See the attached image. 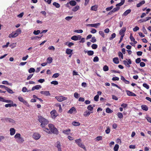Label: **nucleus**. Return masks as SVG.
Returning <instances> with one entry per match:
<instances>
[{"instance_id": "2f4dec72", "label": "nucleus", "mask_w": 151, "mask_h": 151, "mask_svg": "<svg viewBox=\"0 0 151 151\" xmlns=\"http://www.w3.org/2000/svg\"><path fill=\"white\" fill-rule=\"evenodd\" d=\"M53 5L57 8H59L60 7V5L59 4L56 2H53Z\"/></svg>"}, {"instance_id": "f704fd0d", "label": "nucleus", "mask_w": 151, "mask_h": 151, "mask_svg": "<svg viewBox=\"0 0 151 151\" xmlns=\"http://www.w3.org/2000/svg\"><path fill=\"white\" fill-rule=\"evenodd\" d=\"M91 9L92 10L96 11L97 9V6L96 5L92 6L91 7Z\"/></svg>"}, {"instance_id": "ea45409f", "label": "nucleus", "mask_w": 151, "mask_h": 151, "mask_svg": "<svg viewBox=\"0 0 151 151\" xmlns=\"http://www.w3.org/2000/svg\"><path fill=\"white\" fill-rule=\"evenodd\" d=\"M91 113V112L88 111H86L84 112V115L85 116H88Z\"/></svg>"}, {"instance_id": "8fccbe9b", "label": "nucleus", "mask_w": 151, "mask_h": 151, "mask_svg": "<svg viewBox=\"0 0 151 151\" xmlns=\"http://www.w3.org/2000/svg\"><path fill=\"white\" fill-rule=\"evenodd\" d=\"M87 109L89 110H90V111H93V107L91 105H89L87 107Z\"/></svg>"}, {"instance_id": "1a4fd4ad", "label": "nucleus", "mask_w": 151, "mask_h": 151, "mask_svg": "<svg viewBox=\"0 0 151 151\" xmlns=\"http://www.w3.org/2000/svg\"><path fill=\"white\" fill-rule=\"evenodd\" d=\"M18 35V34L15 32H12V33L9 34V37L10 38H14Z\"/></svg>"}, {"instance_id": "39448f33", "label": "nucleus", "mask_w": 151, "mask_h": 151, "mask_svg": "<svg viewBox=\"0 0 151 151\" xmlns=\"http://www.w3.org/2000/svg\"><path fill=\"white\" fill-rule=\"evenodd\" d=\"M55 98L58 101L60 102L66 100L67 99V97L63 96H56Z\"/></svg>"}, {"instance_id": "69168bd1", "label": "nucleus", "mask_w": 151, "mask_h": 151, "mask_svg": "<svg viewBox=\"0 0 151 151\" xmlns=\"http://www.w3.org/2000/svg\"><path fill=\"white\" fill-rule=\"evenodd\" d=\"M52 84H54V85H57L58 84V82L57 81H54L51 82Z\"/></svg>"}, {"instance_id": "f257e3e1", "label": "nucleus", "mask_w": 151, "mask_h": 151, "mask_svg": "<svg viewBox=\"0 0 151 151\" xmlns=\"http://www.w3.org/2000/svg\"><path fill=\"white\" fill-rule=\"evenodd\" d=\"M48 127L49 128V129L46 128H44L43 130L49 134L53 133L56 134H58V130L53 124H48Z\"/></svg>"}, {"instance_id": "a18cd8bd", "label": "nucleus", "mask_w": 151, "mask_h": 151, "mask_svg": "<svg viewBox=\"0 0 151 151\" xmlns=\"http://www.w3.org/2000/svg\"><path fill=\"white\" fill-rule=\"evenodd\" d=\"M107 129L105 130V132L107 134H109L110 132V129L109 127H107Z\"/></svg>"}, {"instance_id": "5fc2aeb1", "label": "nucleus", "mask_w": 151, "mask_h": 151, "mask_svg": "<svg viewBox=\"0 0 151 151\" xmlns=\"http://www.w3.org/2000/svg\"><path fill=\"white\" fill-rule=\"evenodd\" d=\"M99 34L101 35L102 37H105V35L103 31H100L99 32Z\"/></svg>"}, {"instance_id": "4d7b16f0", "label": "nucleus", "mask_w": 151, "mask_h": 151, "mask_svg": "<svg viewBox=\"0 0 151 151\" xmlns=\"http://www.w3.org/2000/svg\"><path fill=\"white\" fill-rule=\"evenodd\" d=\"M130 38L132 41L133 42L134 41V38L133 37L132 34V33H130Z\"/></svg>"}, {"instance_id": "c85d7f7f", "label": "nucleus", "mask_w": 151, "mask_h": 151, "mask_svg": "<svg viewBox=\"0 0 151 151\" xmlns=\"http://www.w3.org/2000/svg\"><path fill=\"white\" fill-rule=\"evenodd\" d=\"M6 90L7 91L10 93L12 94L14 93V92L12 89H10L8 87H7Z\"/></svg>"}, {"instance_id": "4be33fe9", "label": "nucleus", "mask_w": 151, "mask_h": 151, "mask_svg": "<svg viewBox=\"0 0 151 151\" xmlns=\"http://www.w3.org/2000/svg\"><path fill=\"white\" fill-rule=\"evenodd\" d=\"M70 131V129H68L66 130H63V133L65 134L68 135L69 134V133Z\"/></svg>"}, {"instance_id": "c9c22d12", "label": "nucleus", "mask_w": 151, "mask_h": 151, "mask_svg": "<svg viewBox=\"0 0 151 151\" xmlns=\"http://www.w3.org/2000/svg\"><path fill=\"white\" fill-rule=\"evenodd\" d=\"M119 148V145L118 144H116L114 148V151H118Z\"/></svg>"}, {"instance_id": "ddd939ff", "label": "nucleus", "mask_w": 151, "mask_h": 151, "mask_svg": "<svg viewBox=\"0 0 151 151\" xmlns=\"http://www.w3.org/2000/svg\"><path fill=\"white\" fill-rule=\"evenodd\" d=\"M42 88L41 86L40 85H37L35 86H33L32 89V91H34L35 89L38 90Z\"/></svg>"}, {"instance_id": "a211bd4d", "label": "nucleus", "mask_w": 151, "mask_h": 151, "mask_svg": "<svg viewBox=\"0 0 151 151\" xmlns=\"http://www.w3.org/2000/svg\"><path fill=\"white\" fill-rule=\"evenodd\" d=\"M125 2V0H121V2L117 4H116V7H119L121 6L122 5H123Z\"/></svg>"}, {"instance_id": "5701e85b", "label": "nucleus", "mask_w": 151, "mask_h": 151, "mask_svg": "<svg viewBox=\"0 0 151 151\" xmlns=\"http://www.w3.org/2000/svg\"><path fill=\"white\" fill-rule=\"evenodd\" d=\"M113 61L115 63L118 64L119 63V58L117 57H115L113 59Z\"/></svg>"}, {"instance_id": "f3484780", "label": "nucleus", "mask_w": 151, "mask_h": 151, "mask_svg": "<svg viewBox=\"0 0 151 151\" xmlns=\"http://www.w3.org/2000/svg\"><path fill=\"white\" fill-rule=\"evenodd\" d=\"M10 134L11 135H14L16 131L14 128H11L10 129Z\"/></svg>"}, {"instance_id": "052dcab7", "label": "nucleus", "mask_w": 151, "mask_h": 151, "mask_svg": "<svg viewBox=\"0 0 151 151\" xmlns=\"http://www.w3.org/2000/svg\"><path fill=\"white\" fill-rule=\"evenodd\" d=\"M97 47V45L96 44H93L91 46V47H92V49H96Z\"/></svg>"}, {"instance_id": "0eeeda50", "label": "nucleus", "mask_w": 151, "mask_h": 151, "mask_svg": "<svg viewBox=\"0 0 151 151\" xmlns=\"http://www.w3.org/2000/svg\"><path fill=\"white\" fill-rule=\"evenodd\" d=\"M81 36L80 35L78 36L73 35L71 37V39L72 40L77 41L80 40L81 39Z\"/></svg>"}, {"instance_id": "6e6d98bb", "label": "nucleus", "mask_w": 151, "mask_h": 151, "mask_svg": "<svg viewBox=\"0 0 151 151\" xmlns=\"http://www.w3.org/2000/svg\"><path fill=\"white\" fill-rule=\"evenodd\" d=\"M96 141H99V140H102V137L101 136H98L96 137Z\"/></svg>"}, {"instance_id": "bb28decb", "label": "nucleus", "mask_w": 151, "mask_h": 151, "mask_svg": "<svg viewBox=\"0 0 151 151\" xmlns=\"http://www.w3.org/2000/svg\"><path fill=\"white\" fill-rule=\"evenodd\" d=\"M70 5L72 6H75L76 5V3L75 1H71L69 2Z\"/></svg>"}, {"instance_id": "a19ab883", "label": "nucleus", "mask_w": 151, "mask_h": 151, "mask_svg": "<svg viewBox=\"0 0 151 151\" xmlns=\"http://www.w3.org/2000/svg\"><path fill=\"white\" fill-rule=\"evenodd\" d=\"M118 55L119 57V58H121L122 59H123V55L122 53L120 51L119 52H118Z\"/></svg>"}, {"instance_id": "4468645a", "label": "nucleus", "mask_w": 151, "mask_h": 151, "mask_svg": "<svg viewBox=\"0 0 151 151\" xmlns=\"http://www.w3.org/2000/svg\"><path fill=\"white\" fill-rule=\"evenodd\" d=\"M40 93L41 94H44L46 96H50V95L49 91H40Z\"/></svg>"}, {"instance_id": "bf43d9fd", "label": "nucleus", "mask_w": 151, "mask_h": 151, "mask_svg": "<svg viewBox=\"0 0 151 151\" xmlns=\"http://www.w3.org/2000/svg\"><path fill=\"white\" fill-rule=\"evenodd\" d=\"M79 147H80L83 148L85 150V151L86 150V147H85V145L83 144L82 143H81V145H79Z\"/></svg>"}, {"instance_id": "13d9d810", "label": "nucleus", "mask_w": 151, "mask_h": 151, "mask_svg": "<svg viewBox=\"0 0 151 151\" xmlns=\"http://www.w3.org/2000/svg\"><path fill=\"white\" fill-rule=\"evenodd\" d=\"M79 147H80L83 148L85 150V151L86 150V147H85V145L83 144L82 143H81V145H79Z\"/></svg>"}, {"instance_id": "864d4df0", "label": "nucleus", "mask_w": 151, "mask_h": 151, "mask_svg": "<svg viewBox=\"0 0 151 151\" xmlns=\"http://www.w3.org/2000/svg\"><path fill=\"white\" fill-rule=\"evenodd\" d=\"M80 95L78 94L77 92H75L74 93V96L76 99H78Z\"/></svg>"}, {"instance_id": "774afa93", "label": "nucleus", "mask_w": 151, "mask_h": 151, "mask_svg": "<svg viewBox=\"0 0 151 151\" xmlns=\"http://www.w3.org/2000/svg\"><path fill=\"white\" fill-rule=\"evenodd\" d=\"M139 28L138 27L136 26L133 29V31L134 32H136L137 30H139Z\"/></svg>"}, {"instance_id": "6ab92c4d", "label": "nucleus", "mask_w": 151, "mask_h": 151, "mask_svg": "<svg viewBox=\"0 0 151 151\" xmlns=\"http://www.w3.org/2000/svg\"><path fill=\"white\" fill-rule=\"evenodd\" d=\"M73 51V50L67 48L66 50V53L68 55H70L71 54H72V52Z\"/></svg>"}, {"instance_id": "6e6552de", "label": "nucleus", "mask_w": 151, "mask_h": 151, "mask_svg": "<svg viewBox=\"0 0 151 151\" xmlns=\"http://www.w3.org/2000/svg\"><path fill=\"white\" fill-rule=\"evenodd\" d=\"M126 30V28L125 27H123L119 31V34L121 36H124V33L125 32Z\"/></svg>"}, {"instance_id": "c756f323", "label": "nucleus", "mask_w": 151, "mask_h": 151, "mask_svg": "<svg viewBox=\"0 0 151 151\" xmlns=\"http://www.w3.org/2000/svg\"><path fill=\"white\" fill-rule=\"evenodd\" d=\"M100 23H97L96 24H92V27H95L96 28H97L98 26L100 25Z\"/></svg>"}, {"instance_id": "f03ea898", "label": "nucleus", "mask_w": 151, "mask_h": 151, "mask_svg": "<svg viewBox=\"0 0 151 151\" xmlns=\"http://www.w3.org/2000/svg\"><path fill=\"white\" fill-rule=\"evenodd\" d=\"M38 117L39 121L41 123L40 126L42 127H44L48 124L49 122L46 119L41 116H38Z\"/></svg>"}, {"instance_id": "b1692460", "label": "nucleus", "mask_w": 151, "mask_h": 151, "mask_svg": "<svg viewBox=\"0 0 151 151\" xmlns=\"http://www.w3.org/2000/svg\"><path fill=\"white\" fill-rule=\"evenodd\" d=\"M141 108L142 110L145 111H147L148 109L147 106L145 105H142Z\"/></svg>"}, {"instance_id": "412c9836", "label": "nucleus", "mask_w": 151, "mask_h": 151, "mask_svg": "<svg viewBox=\"0 0 151 151\" xmlns=\"http://www.w3.org/2000/svg\"><path fill=\"white\" fill-rule=\"evenodd\" d=\"M81 141L82 140L81 139H79L75 140V142L78 145V146H79L82 143H81Z\"/></svg>"}, {"instance_id": "393cba45", "label": "nucleus", "mask_w": 151, "mask_h": 151, "mask_svg": "<svg viewBox=\"0 0 151 151\" xmlns=\"http://www.w3.org/2000/svg\"><path fill=\"white\" fill-rule=\"evenodd\" d=\"M74 111H76V109L74 107H72L68 111V112L70 114H72L73 113Z\"/></svg>"}, {"instance_id": "680f3d73", "label": "nucleus", "mask_w": 151, "mask_h": 151, "mask_svg": "<svg viewBox=\"0 0 151 151\" xmlns=\"http://www.w3.org/2000/svg\"><path fill=\"white\" fill-rule=\"evenodd\" d=\"M59 76V74L58 73H55L53 74L52 76V77L57 78Z\"/></svg>"}, {"instance_id": "603ef678", "label": "nucleus", "mask_w": 151, "mask_h": 151, "mask_svg": "<svg viewBox=\"0 0 151 151\" xmlns=\"http://www.w3.org/2000/svg\"><path fill=\"white\" fill-rule=\"evenodd\" d=\"M74 32L78 33H82L83 32V30L82 29H76L74 30Z\"/></svg>"}, {"instance_id": "58836bf2", "label": "nucleus", "mask_w": 151, "mask_h": 151, "mask_svg": "<svg viewBox=\"0 0 151 151\" xmlns=\"http://www.w3.org/2000/svg\"><path fill=\"white\" fill-rule=\"evenodd\" d=\"M47 63L50 64L52 62V59L51 57H49L47 58Z\"/></svg>"}, {"instance_id": "7c9ffc66", "label": "nucleus", "mask_w": 151, "mask_h": 151, "mask_svg": "<svg viewBox=\"0 0 151 151\" xmlns=\"http://www.w3.org/2000/svg\"><path fill=\"white\" fill-rule=\"evenodd\" d=\"M87 54L89 56L92 55L94 54V52L92 50H89L87 52Z\"/></svg>"}, {"instance_id": "338daca9", "label": "nucleus", "mask_w": 151, "mask_h": 151, "mask_svg": "<svg viewBox=\"0 0 151 151\" xmlns=\"http://www.w3.org/2000/svg\"><path fill=\"white\" fill-rule=\"evenodd\" d=\"M74 45V43L72 42H69L68 43L67 45L69 47H70Z\"/></svg>"}, {"instance_id": "de8ad7c7", "label": "nucleus", "mask_w": 151, "mask_h": 151, "mask_svg": "<svg viewBox=\"0 0 151 151\" xmlns=\"http://www.w3.org/2000/svg\"><path fill=\"white\" fill-rule=\"evenodd\" d=\"M40 30H37V31L34 30L33 32V34L35 35H38L40 33Z\"/></svg>"}, {"instance_id": "72a5a7b5", "label": "nucleus", "mask_w": 151, "mask_h": 151, "mask_svg": "<svg viewBox=\"0 0 151 151\" xmlns=\"http://www.w3.org/2000/svg\"><path fill=\"white\" fill-rule=\"evenodd\" d=\"M106 113H111L113 112V111L109 108H107L106 109Z\"/></svg>"}, {"instance_id": "09e8293b", "label": "nucleus", "mask_w": 151, "mask_h": 151, "mask_svg": "<svg viewBox=\"0 0 151 151\" xmlns=\"http://www.w3.org/2000/svg\"><path fill=\"white\" fill-rule=\"evenodd\" d=\"M99 59L98 57L97 56H96L95 57H94L93 59V61L94 62H97L99 61Z\"/></svg>"}, {"instance_id": "a878e982", "label": "nucleus", "mask_w": 151, "mask_h": 151, "mask_svg": "<svg viewBox=\"0 0 151 151\" xmlns=\"http://www.w3.org/2000/svg\"><path fill=\"white\" fill-rule=\"evenodd\" d=\"M72 124L74 126H79L80 123L78 122L74 121L72 122Z\"/></svg>"}, {"instance_id": "3c124183", "label": "nucleus", "mask_w": 151, "mask_h": 151, "mask_svg": "<svg viewBox=\"0 0 151 151\" xmlns=\"http://www.w3.org/2000/svg\"><path fill=\"white\" fill-rule=\"evenodd\" d=\"M143 86L147 89H148L149 88V86L146 83H143Z\"/></svg>"}, {"instance_id": "dca6fc26", "label": "nucleus", "mask_w": 151, "mask_h": 151, "mask_svg": "<svg viewBox=\"0 0 151 151\" xmlns=\"http://www.w3.org/2000/svg\"><path fill=\"white\" fill-rule=\"evenodd\" d=\"M145 3V1L144 0L142 1L137 4L136 5V6L137 7H139L141 6L142 5L144 4Z\"/></svg>"}, {"instance_id": "20e7f679", "label": "nucleus", "mask_w": 151, "mask_h": 151, "mask_svg": "<svg viewBox=\"0 0 151 151\" xmlns=\"http://www.w3.org/2000/svg\"><path fill=\"white\" fill-rule=\"evenodd\" d=\"M51 117L53 119H55L58 116V114L56 110L55 109L53 110L50 113Z\"/></svg>"}, {"instance_id": "9b49d317", "label": "nucleus", "mask_w": 151, "mask_h": 151, "mask_svg": "<svg viewBox=\"0 0 151 151\" xmlns=\"http://www.w3.org/2000/svg\"><path fill=\"white\" fill-rule=\"evenodd\" d=\"M5 120L6 121L11 123L13 124L15 123V121L14 120L11 118H5Z\"/></svg>"}, {"instance_id": "e433bc0d", "label": "nucleus", "mask_w": 151, "mask_h": 151, "mask_svg": "<svg viewBox=\"0 0 151 151\" xmlns=\"http://www.w3.org/2000/svg\"><path fill=\"white\" fill-rule=\"evenodd\" d=\"M120 9V7H115L113 9H112V11L113 12V13H114L117 11H118Z\"/></svg>"}, {"instance_id": "473e14b6", "label": "nucleus", "mask_w": 151, "mask_h": 151, "mask_svg": "<svg viewBox=\"0 0 151 151\" xmlns=\"http://www.w3.org/2000/svg\"><path fill=\"white\" fill-rule=\"evenodd\" d=\"M117 116L120 119H122L123 118V115L121 113L118 112L117 114Z\"/></svg>"}, {"instance_id": "7ed1b4c3", "label": "nucleus", "mask_w": 151, "mask_h": 151, "mask_svg": "<svg viewBox=\"0 0 151 151\" xmlns=\"http://www.w3.org/2000/svg\"><path fill=\"white\" fill-rule=\"evenodd\" d=\"M18 99L19 101L22 102L24 105L27 106H29V105L27 102L22 97L19 96L18 97Z\"/></svg>"}, {"instance_id": "423d86ee", "label": "nucleus", "mask_w": 151, "mask_h": 151, "mask_svg": "<svg viewBox=\"0 0 151 151\" xmlns=\"http://www.w3.org/2000/svg\"><path fill=\"white\" fill-rule=\"evenodd\" d=\"M32 137L34 139L37 140L40 138L41 135L39 133L35 132L33 133Z\"/></svg>"}, {"instance_id": "79ce46f5", "label": "nucleus", "mask_w": 151, "mask_h": 151, "mask_svg": "<svg viewBox=\"0 0 151 151\" xmlns=\"http://www.w3.org/2000/svg\"><path fill=\"white\" fill-rule=\"evenodd\" d=\"M35 71V70L34 68H30L28 72L29 73H32L34 72Z\"/></svg>"}, {"instance_id": "e2e57ef3", "label": "nucleus", "mask_w": 151, "mask_h": 151, "mask_svg": "<svg viewBox=\"0 0 151 151\" xmlns=\"http://www.w3.org/2000/svg\"><path fill=\"white\" fill-rule=\"evenodd\" d=\"M99 98V96L98 95H97L94 96V99L95 101H97L98 100Z\"/></svg>"}, {"instance_id": "c03bdc74", "label": "nucleus", "mask_w": 151, "mask_h": 151, "mask_svg": "<svg viewBox=\"0 0 151 151\" xmlns=\"http://www.w3.org/2000/svg\"><path fill=\"white\" fill-rule=\"evenodd\" d=\"M123 63L127 67H130V65H129V63H128L126 60H124L123 61Z\"/></svg>"}, {"instance_id": "9d476101", "label": "nucleus", "mask_w": 151, "mask_h": 151, "mask_svg": "<svg viewBox=\"0 0 151 151\" xmlns=\"http://www.w3.org/2000/svg\"><path fill=\"white\" fill-rule=\"evenodd\" d=\"M126 92L127 94L129 96H136L134 93L129 91L127 90Z\"/></svg>"}, {"instance_id": "f8f14e48", "label": "nucleus", "mask_w": 151, "mask_h": 151, "mask_svg": "<svg viewBox=\"0 0 151 151\" xmlns=\"http://www.w3.org/2000/svg\"><path fill=\"white\" fill-rule=\"evenodd\" d=\"M56 147L58 148V151H62L60 143L59 141H57L56 143Z\"/></svg>"}, {"instance_id": "aec40b11", "label": "nucleus", "mask_w": 151, "mask_h": 151, "mask_svg": "<svg viewBox=\"0 0 151 151\" xmlns=\"http://www.w3.org/2000/svg\"><path fill=\"white\" fill-rule=\"evenodd\" d=\"M17 142L19 143H21L23 142L24 141V139L23 137H20L17 140Z\"/></svg>"}, {"instance_id": "37998d69", "label": "nucleus", "mask_w": 151, "mask_h": 151, "mask_svg": "<svg viewBox=\"0 0 151 151\" xmlns=\"http://www.w3.org/2000/svg\"><path fill=\"white\" fill-rule=\"evenodd\" d=\"M116 35L115 33H113L111 35V37L109 38V40H111L116 37Z\"/></svg>"}, {"instance_id": "2eb2a0df", "label": "nucleus", "mask_w": 151, "mask_h": 151, "mask_svg": "<svg viewBox=\"0 0 151 151\" xmlns=\"http://www.w3.org/2000/svg\"><path fill=\"white\" fill-rule=\"evenodd\" d=\"M131 12V10L130 9H129L126 10L124 13L122 14V16H126L128 14L130 13Z\"/></svg>"}, {"instance_id": "0e129e2a", "label": "nucleus", "mask_w": 151, "mask_h": 151, "mask_svg": "<svg viewBox=\"0 0 151 151\" xmlns=\"http://www.w3.org/2000/svg\"><path fill=\"white\" fill-rule=\"evenodd\" d=\"M16 33H17L18 34V35L19 34L21 33L22 31L20 28L17 29L15 32Z\"/></svg>"}, {"instance_id": "4c0bfd02", "label": "nucleus", "mask_w": 151, "mask_h": 151, "mask_svg": "<svg viewBox=\"0 0 151 151\" xmlns=\"http://www.w3.org/2000/svg\"><path fill=\"white\" fill-rule=\"evenodd\" d=\"M103 69L104 71H107L109 69V67L107 65H105L103 67Z\"/></svg>"}, {"instance_id": "49530a36", "label": "nucleus", "mask_w": 151, "mask_h": 151, "mask_svg": "<svg viewBox=\"0 0 151 151\" xmlns=\"http://www.w3.org/2000/svg\"><path fill=\"white\" fill-rule=\"evenodd\" d=\"M20 137H21V135L19 133H17L14 136V138L16 139H18Z\"/></svg>"}, {"instance_id": "cd10ccee", "label": "nucleus", "mask_w": 151, "mask_h": 151, "mask_svg": "<svg viewBox=\"0 0 151 151\" xmlns=\"http://www.w3.org/2000/svg\"><path fill=\"white\" fill-rule=\"evenodd\" d=\"M79 6H76L72 9V10L74 12H76L79 9Z\"/></svg>"}]
</instances>
